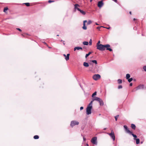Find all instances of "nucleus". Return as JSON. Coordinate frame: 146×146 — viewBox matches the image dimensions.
<instances>
[{"instance_id": "1", "label": "nucleus", "mask_w": 146, "mask_h": 146, "mask_svg": "<svg viewBox=\"0 0 146 146\" xmlns=\"http://www.w3.org/2000/svg\"><path fill=\"white\" fill-rule=\"evenodd\" d=\"M110 45L109 44H107L105 45H103L102 44H100L97 46V49L101 51H104L106 49V50H109L110 51H112V49L110 48Z\"/></svg>"}, {"instance_id": "2", "label": "nucleus", "mask_w": 146, "mask_h": 146, "mask_svg": "<svg viewBox=\"0 0 146 146\" xmlns=\"http://www.w3.org/2000/svg\"><path fill=\"white\" fill-rule=\"evenodd\" d=\"M93 102V101H91L86 108V113L87 115L90 114L91 113V110L92 108V105Z\"/></svg>"}, {"instance_id": "3", "label": "nucleus", "mask_w": 146, "mask_h": 146, "mask_svg": "<svg viewBox=\"0 0 146 146\" xmlns=\"http://www.w3.org/2000/svg\"><path fill=\"white\" fill-rule=\"evenodd\" d=\"M75 9H77V10L80 11V12L83 15H85L86 14V13L84 11L80 10L79 8H77V7H79V5L77 4H75L74 5Z\"/></svg>"}, {"instance_id": "4", "label": "nucleus", "mask_w": 146, "mask_h": 146, "mask_svg": "<svg viewBox=\"0 0 146 146\" xmlns=\"http://www.w3.org/2000/svg\"><path fill=\"white\" fill-rule=\"evenodd\" d=\"M79 123V122L77 121L73 120L71 121L70 123V126L71 127H73L75 125H78Z\"/></svg>"}, {"instance_id": "5", "label": "nucleus", "mask_w": 146, "mask_h": 146, "mask_svg": "<svg viewBox=\"0 0 146 146\" xmlns=\"http://www.w3.org/2000/svg\"><path fill=\"white\" fill-rule=\"evenodd\" d=\"M101 78L100 75L99 74L94 75L93 76V78L95 80H97Z\"/></svg>"}, {"instance_id": "6", "label": "nucleus", "mask_w": 146, "mask_h": 146, "mask_svg": "<svg viewBox=\"0 0 146 146\" xmlns=\"http://www.w3.org/2000/svg\"><path fill=\"white\" fill-rule=\"evenodd\" d=\"M108 134L113 139V141L115 140V136L114 135V133L113 130L111 131V133H108Z\"/></svg>"}, {"instance_id": "7", "label": "nucleus", "mask_w": 146, "mask_h": 146, "mask_svg": "<svg viewBox=\"0 0 146 146\" xmlns=\"http://www.w3.org/2000/svg\"><path fill=\"white\" fill-rule=\"evenodd\" d=\"M97 138L96 137H93L91 139V142L94 144L97 145Z\"/></svg>"}, {"instance_id": "8", "label": "nucleus", "mask_w": 146, "mask_h": 146, "mask_svg": "<svg viewBox=\"0 0 146 146\" xmlns=\"http://www.w3.org/2000/svg\"><path fill=\"white\" fill-rule=\"evenodd\" d=\"M123 127L125 129V130L126 132L127 133H129V134L132 133V132L130 131L128 128L127 126L126 125H124L123 126Z\"/></svg>"}, {"instance_id": "9", "label": "nucleus", "mask_w": 146, "mask_h": 146, "mask_svg": "<svg viewBox=\"0 0 146 146\" xmlns=\"http://www.w3.org/2000/svg\"><path fill=\"white\" fill-rule=\"evenodd\" d=\"M144 88L143 85H140L135 88V90H137L139 89H143Z\"/></svg>"}, {"instance_id": "10", "label": "nucleus", "mask_w": 146, "mask_h": 146, "mask_svg": "<svg viewBox=\"0 0 146 146\" xmlns=\"http://www.w3.org/2000/svg\"><path fill=\"white\" fill-rule=\"evenodd\" d=\"M104 3L102 1H99L98 4V6L100 8H101L103 5Z\"/></svg>"}, {"instance_id": "11", "label": "nucleus", "mask_w": 146, "mask_h": 146, "mask_svg": "<svg viewBox=\"0 0 146 146\" xmlns=\"http://www.w3.org/2000/svg\"><path fill=\"white\" fill-rule=\"evenodd\" d=\"M63 56L65 57V58L66 61L69 60L70 56L69 54H68L66 56L65 54H64Z\"/></svg>"}, {"instance_id": "12", "label": "nucleus", "mask_w": 146, "mask_h": 146, "mask_svg": "<svg viewBox=\"0 0 146 146\" xmlns=\"http://www.w3.org/2000/svg\"><path fill=\"white\" fill-rule=\"evenodd\" d=\"M87 22L86 20H85L83 22V26L82 27L83 29L84 30H86L87 29V27L86 26L85 23Z\"/></svg>"}, {"instance_id": "13", "label": "nucleus", "mask_w": 146, "mask_h": 146, "mask_svg": "<svg viewBox=\"0 0 146 146\" xmlns=\"http://www.w3.org/2000/svg\"><path fill=\"white\" fill-rule=\"evenodd\" d=\"M100 99H100L99 98H98L97 97H95L94 98L92 101H94V100H96L97 101L99 102L100 100Z\"/></svg>"}, {"instance_id": "14", "label": "nucleus", "mask_w": 146, "mask_h": 146, "mask_svg": "<svg viewBox=\"0 0 146 146\" xmlns=\"http://www.w3.org/2000/svg\"><path fill=\"white\" fill-rule=\"evenodd\" d=\"M79 50V49H81V50H82V47H79V46H78V47H75L74 48V50L75 51L76 50Z\"/></svg>"}, {"instance_id": "15", "label": "nucleus", "mask_w": 146, "mask_h": 146, "mask_svg": "<svg viewBox=\"0 0 146 146\" xmlns=\"http://www.w3.org/2000/svg\"><path fill=\"white\" fill-rule=\"evenodd\" d=\"M99 102L100 103V106H103L104 105V102L101 99L99 101Z\"/></svg>"}, {"instance_id": "16", "label": "nucleus", "mask_w": 146, "mask_h": 146, "mask_svg": "<svg viewBox=\"0 0 146 146\" xmlns=\"http://www.w3.org/2000/svg\"><path fill=\"white\" fill-rule=\"evenodd\" d=\"M83 65L86 67H88L89 66V64L88 63L86 62H84L83 63Z\"/></svg>"}, {"instance_id": "17", "label": "nucleus", "mask_w": 146, "mask_h": 146, "mask_svg": "<svg viewBox=\"0 0 146 146\" xmlns=\"http://www.w3.org/2000/svg\"><path fill=\"white\" fill-rule=\"evenodd\" d=\"M131 127L132 129L135 130L136 128V126L134 124H131Z\"/></svg>"}, {"instance_id": "18", "label": "nucleus", "mask_w": 146, "mask_h": 146, "mask_svg": "<svg viewBox=\"0 0 146 146\" xmlns=\"http://www.w3.org/2000/svg\"><path fill=\"white\" fill-rule=\"evenodd\" d=\"M134 139L136 140V143L137 144H139V143L140 142V140L138 138V139H135L134 138Z\"/></svg>"}, {"instance_id": "19", "label": "nucleus", "mask_w": 146, "mask_h": 146, "mask_svg": "<svg viewBox=\"0 0 146 146\" xmlns=\"http://www.w3.org/2000/svg\"><path fill=\"white\" fill-rule=\"evenodd\" d=\"M91 53V52H89L88 54H86L85 56V58H86Z\"/></svg>"}, {"instance_id": "20", "label": "nucleus", "mask_w": 146, "mask_h": 146, "mask_svg": "<svg viewBox=\"0 0 146 146\" xmlns=\"http://www.w3.org/2000/svg\"><path fill=\"white\" fill-rule=\"evenodd\" d=\"M130 75L129 74H127L126 75V78L127 79H128L130 77Z\"/></svg>"}, {"instance_id": "21", "label": "nucleus", "mask_w": 146, "mask_h": 146, "mask_svg": "<svg viewBox=\"0 0 146 146\" xmlns=\"http://www.w3.org/2000/svg\"><path fill=\"white\" fill-rule=\"evenodd\" d=\"M90 61L96 64H97V61L96 60H91Z\"/></svg>"}, {"instance_id": "22", "label": "nucleus", "mask_w": 146, "mask_h": 146, "mask_svg": "<svg viewBox=\"0 0 146 146\" xmlns=\"http://www.w3.org/2000/svg\"><path fill=\"white\" fill-rule=\"evenodd\" d=\"M33 138L35 139H37L39 138V136L37 135H35L34 136Z\"/></svg>"}, {"instance_id": "23", "label": "nucleus", "mask_w": 146, "mask_h": 146, "mask_svg": "<svg viewBox=\"0 0 146 146\" xmlns=\"http://www.w3.org/2000/svg\"><path fill=\"white\" fill-rule=\"evenodd\" d=\"M8 9V8L7 7H5L4 8V10H3V12L6 13V11H7Z\"/></svg>"}, {"instance_id": "24", "label": "nucleus", "mask_w": 146, "mask_h": 146, "mask_svg": "<svg viewBox=\"0 0 146 146\" xmlns=\"http://www.w3.org/2000/svg\"><path fill=\"white\" fill-rule=\"evenodd\" d=\"M83 44L84 45H88V42L87 41H84L83 42Z\"/></svg>"}, {"instance_id": "25", "label": "nucleus", "mask_w": 146, "mask_h": 146, "mask_svg": "<svg viewBox=\"0 0 146 146\" xmlns=\"http://www.w3.org/2000/svg\"><path fill=\"white\" fill-rule=\"evenodd\" d=\"M117 81H118V84H119L121 83L122 82V80L120 79H119Z\"/></svg>"}, {"instance_id": "26", "label": "nucleus", "mask_w": 146, "mask_h": 146, "mask_svg": "<svg viewBox=\"0 0 146 146\" xmlns=\"http://www.w3.org/2000/svg\"><path fill=\"white\" fill-rule=\"evenodd\" d=\"M130 134H131L133 136V137L134 138H137V136L135 135L132 132V133H131Z\"/></svg>"}, {"instance_id": "27", "label": "nucleus", "mask_w": 146, "mask_h": 146, "mask_svg": "<svg viewBox=\"0 0 146 146\" xmlns=\"http://www.w3.org/2000/svg\"><path fill=\"white\" fill-rule=\"evenodd\" d=\"M24 4L27 7L29 6H30V3H24Z\"/></svg>"}, {"instance_id": "28", "label": "nucleus", "mask_w": 146, "mask_h": 146, "mask_svg": "<svg viewBox=\"0 0 146 146\" xmlns=\"http://www.w3.org/2000/svg\"><path fill=\"white\" fill-rule=\"evenodd\" d=\"M96 92H94L92 95V97H93L95 96L96 95Z\"/></svg>"}, {"instance_id": "29", "label": "nucleus", "mask_w": 146, "mask_h": 146, "mask_svg": "<svg viewBox=\"0 0 146 146\" xmlns=\"http://www.w3.org/2000/svg\"><path fill=\"white\" fill-rule=\"evenodd\" d=\"M119 115H117L115 117V118L116 121H117V118L119 117Z\"/></svg>"}, {"instance_id": "30", "label": "nucleus", "mask_w": 146, "mask_h": 146, "mask_svg": "<svg viewBox=\"0 0 146 146\" xmlns=\"http://www.w3.org/2000/svg\"><path fill=\"white\" fill-rule=\"evenodd\" d=\"M92 21H91V20H89L88 21V22L87 23V25H90V24H91L92 23Z\"/></svg>"}, {"instance_id": "31", "label": "nucleus", "mask_w": 146, "mask_h": 146, "mask_svg": "<svg viewBox=\"0 0 146 146\" xmlns=\"http://www.w3.org/2000/svg\"><path fill=\"white\" fill-rule=\"evenodd\" d=\"M128 79V81L130 82H131L132 80H133V78H130L129 79V78Z\"/></svg>"}, {"instance_id": "32", "label": "nucleus", "mask_w": 146, "mask_h": 146, "mask_svg": "<svg viewBox=\"0 0 146 146\" xmlns=\"http://www.w3.org/2000/svg\"><path fill=\"white\" fill-rule=\"evenodd\" d=\"M92 40L91 39H90V41L89 42V45H92Z\"/></svg>"}, {"instance_id": "33", "label": "nucleus", "mask_w": 146, "mask_h": 146, "mask_svg": "<svg viewBox=\"0 0 146 146\" xmlns=\"http://www.w3.org/2000/svg\"><path fill=\"white\" fill-rule=\"evenodd\" d=\"M100 41L99 40L98 43H97V44H96V46H98V45H100Z\"/></svg>"}, {"instance_id": "34", "label": "nucleus", "mask_w": 146, "mask_h": 146, "mask_svg": "<svg viewBox=\"0 0 146 146\" xmlns=\"http://www.w3.org/2000/svg\"><path fill=\"white\" fill-rule=\"evenodd\" d=\"M122 88V86L121 85H119L118 86V88L119 89H121Z\"/></svg>"}, {"instance_id": "35", "label": "nucleus", "mask_w": 146, "mask_h": 146, "mask_svg": "<svg viewBox=\"0 0 146 146\" xmlns=\"http://www.w3.org/2000/svg\"><path fill=\"white\" fill-rule=\"evenodd\" d=\"M143 68L145 71H146V66H144L143 67Z\"/></svg>"}, {"instance_id": "36", "label": "nucleus", "mask_w": 146, "mask_h": 146, "mask_svg": "<svg viewBox=\"0 0 146 146\" xmlns=\"http://www.w3.org/2000/svg\"><path fill=\"white\" fill-rule=\"evenodd\" d=\"M54 2V1H51V0H49L48 1V2L49 3H51V2Z\"/></svg>"}, {"instance_id": "37", "label": "nucleus", "mask_w": 146, "mask_h": 146, "mask_svg": "<svg viewBox=\"0 0 146 146\" xmlns=\"http://www.w3.org/2000/svg\"><path fill=\"white\" fill-rule=\"evenodd\" d=\"M102 27H104V28H105V27H102V26H101L100 27H98L97 28V29H100V28ZM105 28H106L105 27Z\"/></svg>"}, {"instance_id": "38", "label": "nucleus", "mask_w": 146, "mask_h": 146, "mask_svg": "<svg viewBox=\"0 0 146 146\" xmlns=\"http://www.w3.org/2000/svg\"><path fill=\"white\" fill-rule=\"evenodd\" d=\"M17 30H18L19 31H20V32L21 31V30L20 29L17 28Z\"/></svg>"}, {"instance_id": "39", "label": "nucleus", "mask_w": 146, "mask_h": 146, "mask_svg": "<svg viewBox=\"0 0 146 146\" xmlns=\"http://www.w3.org/2000/svg\"><path fill=\"white\" fill-rule=\"evenodd\" d=\"M44 44L46 45L47 46H48V45L45 42H43Z\"/></svg>"}, {"instance_id": "40", "label": "nucleus", "mask_w": 146, "mask_h": 146, "mask_svg": "<svg viewBox=\"0 0 146 146\" xmlns=\"http://www.w3.org/2000/svg\"><path fill=\"white\" fill-rule=\"evenodd\" d=\"M83 109V107H81L80 108V109L81 110H82Z\"/></svg>"}, {"instance_id": "41", "label": "nucleus", "mask_w": 146, "mask_h": 146, "mask_svg": "<svg viewBox=\"0 0 146 146\" xmlns=\"http://www.w3.org/2000/svg\"><path fill=\"white\" fill-rule=\"evenodd\" d=\"M116 3H117V0H113Z\"/></svg>"}, {"instance_id": "42", "label": "nucleus", "mask_w": 146, "mask_h": 146, "mask_svg": "<svg viewBox=\"0 0 146 146\" xmlns=\"http://www.w3.org/2000/svg\"><path fill=\"white\" fill-rule=\"evenodd\" d=\"M129 85L130 86H132V83H130V84H129Z\"/></svg>"}, {"instance_id": "43", "label": "nucleus", "mask_w": 146, "mask_h": 146, "mask_svg": "<svg viewBox=\"0 0 146 146\" xmlns=\"http://www.w3.org/2000/svg\"><path fill=\"white\" fill-rule=\"evenodd\" d=\"M83 139L84 141H85L86 140V138L85 137H83Z\"/></svg>"}, {"instance_id": "44", "label": "nucleus", "mask_w": 146, "mask_h": 146, "mask_svg": "<svg viewBox=\"0 0 146 146\" xmlns=\"http://www.w3.org/2000/svg\"><path fill=\"white\" fill-rule=\"evenodd\" d=\"M129 13H130V14L131 15L132 14V13H131V11H130V12H129Z\"/></svg>"}, {"instance_id": "45", "label": "nucleus", "mask_w": 146, "mask_h": 146, "mask_svg": "<svg viewBox=\"0 0 146 146\" xmlns=\"http://www.w3.org/2000/svg\"><path fill=\"white\" fill-rule=\"evenodd\" d=\"M133 20L134 21H135V20H136V19L135 18H134Z\"/></svg>"}, {"instance_id": "46", "label": "nucleus", "mask_w": 146, "mask_h": 146, "mask_svg": "<svg viewBox=\"0 0 146 146\" xmlns=\"http://www.w3.org/2000/svg\"><path fill=\"white\" fill-rule=\"evenodd\" d=\"M95 24H96V25H99V24H98V23H96Z\"/></svg>"}, {"instance_id": "47", "label": "nucleus", "mask_w": 146, "mask_h": 146, "mask_svg": "<svg viewBox=\"0 0 146 146\" xmlns=\"http://www.w3.org/2000/svg\"><path fill=\"white\" fill-rule=\"evenodd\" d=\"M63 44L64 45L65 44V43H64V41H63Z\"/></svg>"}, {"instance_id": "48", "label": "nucleus", "mask_w": 146, "mask_h": 146, "mask_svg": "<svg viewBox=\"0 0 146 146\" xmlns=\"http://www.w3.org/2000/svg\"><path fill=\"white\" fill-rule=\"evenodd\" d=\"M22 35L23 36V37H24V35H23V34H22V35Z\"/></svg>"}, {"instance_id": "49", "label": "nucleus", "mask_w": 146, "mask_h": 146, "mask_svg": "<svg viewBox=\"0 0 146 146\" xmlns=\"http://www.w3.org/2000/svg\"><path fill=\"white\" fill-rule=\"evenodd\" d=\"M47 46L48 48H51L50 47H49V46Z\"/></svg>"}, {"instance_id": "50", "label": "nucleus", "mask_w": 146, "mask_h": 146, "mask_svg": "<svg viewBox=\"0 0 146 146\" xmlns=\"http://www.w3.org/2000/svg\"><path fill=\"white\" fill-rule=\"evenodd\" d=\"M86 145H87V146H89V145L88 144H86Z\"/></svg>"}, {"instance_id": "51", "label": "nucleus", "mask_w": 146, "mask_h": 146, "mask_svg": "<svg viewBox=\"0 0 146 146\" xmlns=\"http://www.w3.org/2000/svg\"><path fill=\"white\" fill-rule=\"evenodd\" d=\"M92 0H90V2H92Z\"/></svg>"}, {"instance_id": "52", "label": "nucleus", "mask_w": 146, "mask_h": 146, "mask_svg": "<svg viewBox=\"0 0 146 146\" xmlns=\"http://www.w3.org/2000/svg\"><path fill=\"white\" fill-rule=\"evenodd\" d=\"M110 27L106 28H107V29H110Z\"/></svg>"}, {"instance_id": "53", "label": "nucleus", "mask_w": 146, "mask_h": 146, "mask_svg": "<svg viewBox=\"0 0 146 146\" xmlns=\"http://www.w3.org/2000/svg\"><path fill=\"white\" fill-rule=\"evenodd\" d=\"M106 128H104V130H106Z\"/></svg>"}, {"instance_id": "54", "label": "nucleus", "mask_w": 146, "mask_h": 146, "mask_svg": "<svg viewBox=\"0 0 146 146\" xmlns=\"http://www.w3.org/2000/svg\"><path fill=\"white\" fill-rule=\"evenodd\" d=\"M57 36H59V35H57Z\"/></svg>"}, {"instance_id": "55", "label": "nucleus", "mask_w": 146, "mask_h": 146, "mask_svg": "<svg viewBox=\"0 0 146 146\" xmlns=\"http://www.w3.org/2000/svg\"><path fill=\"white\" fill-rule=\"evenodd\" d=\"M61 41H62V40H61Z\"/></svg>"}, {"instance_id": "56", "label": "nucleus", "mask_w": 146, "mask_h": 146, "mask_svg": "<svg viewBox=\"0 0 146 146\" xmlns=\"http://www.w3.org/2000/svg\"><path fill=\"white\" fill-rule=\"evenodd\" d=\"M141 143H142V142H141Z\"/></svg>"}]
</instances>
